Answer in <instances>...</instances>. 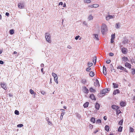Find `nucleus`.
I'll use <instances>...</instances> for the list:
<instances>
[{
    "instance_id": "nucleus-52",
    "label": "nucleus",
    "mask_w": 135,
    "mask_h": 135,
    "mask_svg": "<svg viewBox=\"0 0 135 135\" xmlns=\"http://www.w3.org/2000/svg\"><path fill=\"white\" fill-rule=\"evenodd\" d=\"M59 5H63V3L62 2H60L59 3Z\"/></svg>"
},
{
    "instance_id": "nucleus-6",
    "label": "nucleus",
    "mask_w": 135,
    "mask_h": 135,
    "mask_svg": "<svg viewBox=\"0 0 135 135\" xmlns=\"http://www.w3.org/2000/svg\"><path fill=\"white\" fill-rule=\"evenodd\" d=\"M1 87L5 90H6L7 89L6 87V85L4 82H2L1 83Z\"/></svg>"
},
{
    "instance_id": "nucleus-44",
    "label": "nucleus",
    "mask_w": 135,
    "mask_h": 135,
    "mask_svg": "<svg viewBox=\"0 0 135 135\" xmlns=\"http://www.w3.org/2000/svg\"><path fill=\"white\" fill-rule=\"evenodd\" d=\"M91 69V68L90 67H88L86 69V71H89Z\"/></svg>"
},
{
    "instance_id": "nucleus-53",
    "label": "nucleus",
    "mask_w": 135,
    "mask_h": 135,
    "mask_svg": "<svg viewBox=\"0 0 135 135\" xmlns=\"http://www.w3.org/2000/svg\"><path fill=\"white\" fill-rule=\"evenodd\" d=\"M111 69H112V68H111ZM111 71H114V72H115V70L114 69H111Z\"/></svg>"
},
{
    "instance_id": "nucleus-13",
    "label": "nucleus",
    "mask_w": 135,
    "mask_h": 135,
    "mask_svg": "<svg viewBox=\"0 0 135 135\" xmlns=\"http://www.w3.org/2000/svg\"><path fill=\"white\" fill-rule=\"evenodd\" d=\"M122 61H124V62L128 61V57H124L122 58Z\"/></svg>"
},
{
    "instance_id": "nucleus-57",
    "label": "nucleus",
    "mask_w": 135,
    "mask_h": 135,
    "mask_svg": "<svg viewBox=\"0 0 135 135\" xmlns=\"http://www.w3.org/2000/svg\"><path fill=\"white\" fill-rule=\"evenodd\" d=\"M98 129H97L95 131H94V133H97V132H98Z\"/></svg>"
},
{
    "instance_id": "nucleus-10",
    "label": "nucleus",
    "mask_w": 135,
    "mask_h": 135,
    "mask_svg": "<svg viewBox=\"0 0 135 135\" xmlns=\"http://www.w3.org/2000/svg\"><path fill=\"white\" fill-rule=\"evenodd\" d=\"M125 65L126 67H127L129 69L131 68V64L128 63L126 62L125 64Z\"/></svg>"
},
{
    "instance_id": "nucleus-1",
    "label": "nucleus",
    "mask_w": 135,
    "mask_h": 135,
    "mask_svg": "<svg viewBox=\"0 0 135 135\" xmlns=\"http://www.w3.org/2000/svg\"><path fill=\"white\" fill-rule=\"evenodd\" d=\"M108 30L107 25L105 24H103L101 27V31L102 33L104 34Z\"/></svg>"
},
{
    "instance_id": "nucleus-51",
    "label": "nucleus",
    "mask_w": 135,
    "mask_h": 135,
    "mask_svg": "<svg viewBox=\"0 0 135 135\" xmlns=\"http://www.w3.org/2000/svg\"><path fill=\"white\" fill-rule=\"evenodd\" d=\"M67 47L69 49H71V47L70 45H68Z\"/></svg>"
},
{
    "instance_id": "nucleus-8",
    "label": "nucleus",
    "mask_w": 135,
    "mask_h": 135,
    "mask_svg": "<svg viewBox=\"0 0 135 135\" xmlns=\"http://www.w3.org/2000/svg\"><path fill=\"white\" fill-rule=\"evenodd\" d=\"M113 18V16L111 15H109L106 16L105 17L106 20L107 21L109 20L110 19Z\"/></svg>"
},
{
    "instance_id": "nucleus-31",
    "label": "nucleus",
    "mask_w": 135,
    "mask_h": 135,
    "mask_svg": "<svg viewBox=\"0 0 135 135\" xmlns=\"http://www.w3.org/2000/svg\"><path fill=\"white\" fill-rule=\"evenodd\" d=\"M122 127L121 126L119 127L118 129V131L119 132H121L122 131Z\"/></svg>"
},
{
    "instance_id": "nucleus-61",
    "label": "nucleus",
    "mask_w": 135,
    "mask_h": 135,
    "mask_svg": "<svg viewBox=\"0 0 135 135\" xmlns=\"http://www.w3.org/2000/svg\"><path fill=\"white\" fill-rule=\"evenodd\" d=\"M94 86H97V85L98 84H97V83H95V82H94Z\"/></svg>"
},
{
    "instance_id": "nucleus-33",
    "label": "nucleus",
    "mask_w": 135,
    "mask_h": 135,
    "mask_svg": "<svg viewBox=\"0 0 135 135\" xmlns=\"http://www.w3.org/2000/svg\"><path fill=\"white\" fill-rule=\"evenodd\" d=\"M116 112L117 113V115L121 113V111L119 110H118V109L116 110Z\"/></svg>"
},
{
    "instance_id": "nucleus-43",
    "label": "nucleus",
    "mask_w": 135,
    "mask_h": 135,
    "mask_svg": "<svg viewBox=\"0 0 135 135\" xmlns=\"http://www.w3.org/2000/svg\"><path fill=\"white\" fill-rule=\"evenodd\" d=\"M134 130L133 129L132 127H130V131L131 132H133Z\"/></svg>"
},
{
    "instance_id": "nucleus-50",
    "label": "nucleus",
    "mask_w": 135,
    "mask_h": 135,
    "mask_svg": "<svg viewBox=\"0 0 135 135\" xmlns=\"http://www.w3.org/2000/svg\"><path fill=\"white\" fill-rule=\"evenodd\" d=\"M93 60H94V61H95V60H97V56H94L93 57Z\"/></svg>"
},
{
    "instance_id": "nucleus-29",
    "label": "nucleus",
    "mask_w": 135,
    "mask_h": 135,
    "mask_svg": "<svg viewBox=\"0 0 135 135\" xmlns=\"http://www.w3.org/2000/svg\"><path fill=\"white\" fill-rule=\"evenodd\" d=\"M117 68L118 69H120V70H123V69H124V68L122 67L121 66H118V67Z\"/></svg>"
},
{
    "instance_id": "nucleus-42",
    "label": "nucleus",
    "mask_w": 135,
    "mask_h": 135,
    "mask_svg": "<svg viewBox=\"0 0 135 135\" xmlns=\"http://www.w3.org/2000/svg\"><path fill=\"white\" fill-rule=\"evenodd\" d=\"M116 28H118L120 27L118 23H116L115 25Z\"/></svg>"
},
{
    "instance_id": "nucleus-37",
    "label": "nucleus",
    "mask_w": 135,
    "mask_h": 135,
    "mask_svg": "<svg viewBox=\"0 0 135 135\" xmlns=\"http://www.w3.org/2000/svg\"><path fill=\"white\" fill-rule=\"evenodd\" d=\"M132 73L133 75H134L135 74V69H132Z\"/></svg>"
},
{
    "instance_id": "nucleus-24",
    "label": "nucleus",
    "mask_w": 135,
    "mask_h": 135,
    "mask_svg": "<svg viewBox=\"0 0 135 135\" xmlns=\"http://www.w3.org/2000/svg\"><path fill=\"white\" fill-rule=\"evenodd\" d=\"M93 63L92 62H89L87 64V66L89 67H91L93 65Z\"/></svg>"
},
{
    "instance_id": "nucleus-59",
    "label": "nucleus",
    "mask_w": 135,
    "mask_h": 135,
    "mask_svg": "<svg viewBox=\"0 0 135 135\" xmlns=\"http://www.w3.org/2000/svg\"><path fill=\"white\" fill-rule=\"evenodd\" d=\"M41 71L42 72L43 74H44V72H43V68H42L41 69Z\"/></svg>"
},
{
    "instance_id": "nucleus-14",
    "label": "nucleus",
    "mask_w": 135,
    "mask_h": 135,
    "mask_svg": "<svg viewBox=\"0 0 135 135\" xmlns=\"http://www.w3.org/2000/svg\"><path fill=\"white\" fill-rule=\"evenodd\" d=\"M84 92L85 93H88L89 92V90L86 87H85L83 88Z\"/></svg>"
},
{
    "instance_id": "nucleus-36",
    "label": "nucleus",
    "mask_w": 135,
    "mask_h": 135,
    "mask_svg": "<svg viewBox=\"0 0 135 135\" xmlns=\"http://www.w3.org/2000/svg\"><path fill=\"white\" fill-rule=\"evenodd\" d=\"M115 38V34H112L111 35V39H114Z\"/></svg>"
},
{
    "instance_id": "nucleus-35",
    "label": "nucleus",
    "mask_w": 135,
    "mask_h": 135,
    "mask_svg": "<svg viewBox=\"0 0 135 135\" xmlns=\"http://www.w3.org/2000/svg\"><path fill=\"white\" fill-rule=\"evenodd\" d=\"M15 113L17 115H19V112L18 111L16 110L15 112Z\"/></svg>"
},
{
    "instance_id": "nucleus-3",
    "label": "nucleus",
    "mask_w": 135,
    "mask_h": 135,
    "mask_svg": "<svg viewBox=\"0 0 135 135\" xmlns=\"http://www.w3.org/2000/svg\"><path fill=\"white\" fill-rule=\"evenodd\" d=\"M52 75L54 77V79L55 82L57 83H58V82L57 80L58 77L56 74L54 73H52Z\"/></svg>"
},
{
    "instance_id": "nucleus-12",
    "label": "nucleus",
    "mask_w": 135,
    "mask_h": 135,
    "mask_svg": "<svg viewBox=\"0 0 135 135\" xmlns=\"http://www.w3.org/2000/svg\"><path fill=\"white\" fill-rule=\"evenodd\" d=\"M112 108L113 109L115 110H117L119 109V107L117 105H113L112 106Z\"/></svg>"
},
{
    "instance_id": "nucleus-18",
    "label": "nucleus",
    "mask_w": 135,
    "mask_h": 135,
    "mask_svg": "<svg viewBox=\"0 0 135 135\" xmlns=\"http://www.w3.org/2000/svg\"><path fill=\"white\" fill-rule=\"evenodd\" d=\"M90 91L92 93H94L96 91V90L92 88H90L89 89Z\"/></svg>"
},
{
    "instance_id": "nucleus-15",
    "label": "nucleus",
    "mask_w": 135,
    "mask_h": 135,
    "mask_svg": "<svg viewBox=\"0 0 135 135\" xmlns=\"http://www.w3.org/2000/svg\"><path fill=\"white\" fill-rule=\"evenodd\" d=\"M93 16L91 15H89L88 18V20H92L93 18Z\"/></svg>"
},
{
    "instance_id": "nucleus-20",
    "label": "nucleus",
    "mask_w": 135,
    "mask_h": 135,
    "mask_svg": "<svg viewBox=\"0 0 135 135\" xmlns=\"http://www.w3.org/2000/svg\"><path fill=\"white\" fill-rule=\"evenodd\" d=\"M90 97L92 100H94L95 99V96L93 94H91L90 96Z\"/></svg>"
},
{
    "instance_id": "nucleus-5",
    "label": "nucleus",
    "mask_w": 135,
    "mask_h": 135,
    "mask_svg": "<svg viewBox=\"0 0 135 135\" xmlns=\"http://www.w3.org/2000/svg\"><path fill=\"white\" fill-rule=\"evenodd\" d=\"M18 7L20 9L24 8H25L24 4L23 3H18Z\"/></svg>"
},
{
    "instance_id": "nucleus-60",
    "label": "nucleus",
    "mask_w": 135,
    "mask_h": 135,
    "mask_svg": "<svg viewBox=\"0 0 135 135\" xmlns=\"http://www.w3.org/2000/svg\"><path fill=\"white\" fill-rule=\"evenodd\" d=\"M9 14L8 13V12L6 13V16H9Z\"/></svg>"
},
{
    "instance_id": "nucleus-49",
    "label": "nucleus",
    "mask_w": 135,
    "mask_h": 135,
    "mask_svg": "<svg viewBox=\"0 0 135 135\" xmlns=\"http://www.w3.org/2000/svg\"><path fill=\"white\" fill-rule=\"evenodd\" d=\"M110 60H108L106 61V62L108 64H109L110 62Z\"/></svg>"
},
{
    "instance_id": "nucleus-7",
    "label": "nucleus",
    "mask_w": 135,
    "mask_h": 135,
    "mask_svg": "<svg viewBox=\"0 0 135 135\" xmlns=\"http://www.w3.org/2000/svg\"><path fill=\"white\" fill-rule=\"evenodd\" d=\"M61 110H63V111H62V113H61V116L60 117V119L61 120H62V119L63 117V115L65 113V110H64V109H61Z\"/></svg>"
},
{
    "instance_id": "nucleus-28",
    "label": "nucleus",
    "mask_w": 135,
    "mask_h": 135,
    "mask_svg": "<svg viewBox=\"0 0 135 135\" xmlns=\"http://www.w3.org/2000/svg\"><path fill=\"white\" fill-rule=\"evenodd\" d=\"M90 75L91 76H94V72L93 71H91L90 73Z\"/></svg>"
},
{
    "instance_id": "nucleus-40",
    "label": "nucleus",
    "mask_w": 135,
    "mask_h": 135,
    "mask_svg": "<svg viewBox=\"0 0 135 135\" xmlns=\"http://www.w3.org/2000/svg\"><path fill=\"white\" fill-rule=\"evenodd\" d=\"M101 120L100 119H98L96 121V123H101Z\"/></svg>"
},
{
    "instance_id": "nucleus-62",
    "label": "nucleus",
    "mask_w": 135,
    "mask_h": 135,
    "mask_svg": "<svg viewBox=\"0 0 135 135\" xmlns=\"http://www.w3.org/2000/svg\"><path fill=\"white\" fill-rule=\"evenodd\" d=\"M41 66L42 67H43L44 66V65L43 64H41Z\"/></svg>"
},
{
    "instance_id": "nucleus-25",
    "label": "nucleus",
    "mask_w": 135,
    "mask_h": 135,
    "mask_svg": "<svg viewBox=\"0 0 135 135\" xmlns=\"http://www.w3.org/2000/svg\"><path fill=\"white\" fill-rule=\"evenodd\" d=\"M90 121L91 122H93V123H94L95 122V118L93 117L92 118L90 119Z\"/></svg>"
},
{
    "instance_id": "nucleus-41",
    "label": "nucleus",
    "mask_w": 135,
    "mask_h": 135,
    "mask_svg": "<svg viewBox=\"0 0 135 135\" xmlns=\"http://www.w3.org/2000/svg\"><path fill=\"white\" fill-rule=\"evenodd\" d=\"M94 6V8H97L99 6V5L97 4H93Z\"/></svg>"
},
{
    "instance_id": "nucleus-38",
    "label": "nucleus",
    "mask_w": 135,
    "mask_h": 135,
    "mask_svg": "<svg viewBox=\"0 0 135 135\" xmlns=\"http://www.w3.org/2000/svg\"><path fill=\"white\" fill-rule=\"evenodd\" d=\"M123 123V120H121L119 122V124L120 125H122Z\"/></svg>"
},
{
    "instance_id": "nucleus-19",
    "label": "nucleus",
    "mask_w": 135,
    "mask_h": 135,
    "mask_svg": "<svg viewBox=\"0 0 135 135\" xmlns=\"http://www.w3.org/2000/svg\"><path fill=\"white\" fill-rule=\"evenodd\" d=\"M93 35L94 36V38L95 39L97 40H99L98 35L97 34H94Z\"/></svg>"
},
{
    "instance_id": "nucleus-55",
    "label": "nucleus",
    "mask_w": 135,
    "mask_h": 135,
    "mask_svg": "<svg viewBox=\"0 0 135 135\" xmlns=\"http://www.w3.org/2000/svg\"><path fill=\"white\" fill-rule=\"evenodd\" d=\"M93 62L94 65H95L96 63V60H95V61H94V60H93Z\"/></svg>"
},
{
    "instance_id": "nucleus-26",
    "label": "nucleus",
    "mask_w": 135,
    "mask_h": 135,
    "mask_svg": "<svg viewBox=\"0 0 135 135\" xmlns=\"http://www.w3.org/2000/svg\"><path fill=\"white\" fill-rule=\"evenodd\" d=\"M30 93L32 94L33 95H35V93L33 91L32 89H31L30 90Z\"/></svg>"
},
{
    "instance_id": "nucleus-56",
    "label": "nucleus",
    "mask_w": 135,
    "mask_h": 135,
    "mask_svg": "<svg viewBox=\"0 0 135 135\" xmlns=\"http://www.w3.org/2000/svg\"><path fill=\"white\" fill-rule=\"evenodd\" d=\"M83 24L85 25H87V24L86 22L84 21L83 22Z\"/></svg>"
},
{
    "instance_id": "nucleus-58",
    "label": "nucleus",
    "mask_w": 135,
    "mask_h": 135,
    "mask_svg": "<svg viewBox=\"0 0 135 135\" xmlns=\"http://www.w3.org/2000/svg\"><path fill=\"white\" fill-rule=\"evenodd\" d=\"M3 64V61L0 60V64Z\"/></svg>"
},
{
    "instance_id": "nucleus-63",
    "label": "nucleus",
    "mask_w": 135,
    "mask_h": 135,
    "mask_svg": "<svg viewBox=\"0 0 135 135\" xmlns=\"http://www.w3.org/2000/svg\"><path fill=\"white\" fill-rule=\"evenodd\" d=\"M110 42L111 43H113L114 42V39H111Z\"/></svg>"
},
{
    "instance_id": "nucleus-16",
    "label": "nucleus",
    "mask_w": 135,
    "mask_h": 135,
    "mask_svg": "<svg viewBox=\"0 0 135 135\" xmlns=\"http://www.w3.org/2000/svg\"><path fill=\"white\" fill-rule=\"evenodd\" d=\"M100 107V105L98 103H96L95 105V108L97 110H98L99 109Z\"/></svg>"
},
{
    "instance_id": "nucleus-47",
    "label": "nucleus",
    "mask_w": 135,
    "mask_h": 135,
    "mask_svg": "<svg viewBox=\"0 0 135 135\" xmlns=\"http://www.w3.org/2000/svg\"><path fill=\"white\" fill-rule=\"evenodd\" d=\"M89 127L90 129H92L93 128V125L91 124H90L89 125Z\"/></svg>"
},
{
    "instance_id": "nucleus-30",
    "label": "nucleus",
    "mask_w": 135,
    "mask_h": 135,
    "mask_svg": "<svg viewBox=\"0 0 135 135\" xmlns=\"http://www.w3.org/2000/svg\"><path fill=\"white\" fill-rule=\"evenodd\" d=\"M128 42V40L127 39H125L123 41V42L124 44H126Z\"/></svg>"
},
{
    "instance_id": "nucleus-4",
    "label": "nucleus",
    "mask_w": 135,
    "mask_h": 135,
    "mask_svg": "<svg viewBox=\"0 0 135 135\" xmlns=\"http://www.w3.org/2000/svg\"><path fill=\"white\" fill-rule=\"evenodd\" d=\"M109 91L107 89H105L103 90L101 92L100 94V95L101 96H103L106 93H107Z\"/></svg>"
},
{
    "instance_id": "nucleus-27",
    "label": "nucleus",
    "mask_w": 135,
    "mask_h": 135,
    "mask_svg": "<svg viewBox=\"0 0 135 135\" xmlns=\"http://www.w3.org/2000/svg\"><path fill=\"white\" fill-rule=\"evenodd\" d=\"M113 87L114 88H117L118 87V84L116 83H113Z\"/></svg>"
},
{
    "instance_id": "nucleus-45",
    "label": "nucleus",
    "mask_w": 135,
    "mask_h": 135,
    "mask_svg": "<svg viewBox=\"0 0 135 135\" xmlns=\"http://www.w3.org/2000/svg\"><path fill=\"white\" fill-rule=\"evenodd\" d=\"M95 83H97L98 85L99 84V83L98 80L97 79H96V80Z\"/></svg>"
},
{
    "instance_id": "nucleus-34",
    "label": "nucleus",
    "mask_w": 135,
    "mask_h": 135,
    "mask_svg": "<svg viewBox=\"0 0 135 135\" xmlns=\"http://www.w3.org/2000/svg\"><path fill=\"white\" fill-rule=\"evenodd\" d=\"M11 35H12L14 33V30H11L9 31Z\"/></svg>"
},
{
    "instance_id": "nucleus-54",
    "label": "nucleus",
    "mask_w": 135,
    "mask_h": 135,
    "mask_svg": "<svg viewBox=\"0 0 135 135\" xmlns=\"http://www.w3.org/2000/svg\"><path fill=\"white\" fill-rule=\"evenodd\" d=\"M41 93L43 95H44L45 94V92L43 91H41Z\"/></svg>"
},
{
    "instance_id": "nucleus-23",
    "label": "nucleus",
    "mask_w": 135,
    "mask_h": 135,
    "mask_svg": "<svg viewBox=\"0 0 135 135\" xmlns=\"http://www.w3.org/2000/svg\"><path fill=\"white\" fill-rule=\"evenodd\" d=\"M120 105L121 106L124 107L125 106L126 103L124 102H122L120 103Z\"/></svg>"
},
{
    "instance_id": "nucleus-64",
    "label": "nucleus",
    "mask_w": 135,
    "mask_h": 135,
    "mask_svg": "<svg viewBox=\"0 0 135 135\" xmlns=\"http://www.w3.org/2000/svg\"><path fill=\"white\" fill-rule=\"evenodd\" d=\"M103 118L105 120H107V117L106 116H104Z\"/></svg>"
},
{
    "instance_id": "nucleus-48",
    "label": "nucleus",
    "mask_w": 135,
    "mask_h": 135,
    "mask_svg": "<svg viewBox=\"0 0 135 135\" xmlns=\"http://www.w3.org/2000/svg\"><path fill=\"white\" fill-rule=\"evenodd\" d=\"M80 36H76L75 37V39L76 40H77L78 38L80 37Z\"/></svg>"
},
{
    "instance_id": "nucleus-21",
    "label": "nucleus",
    "mask_w": 135,
    "mask_h": 135,
    "mask_svg": "<svg viewBox=\"0 0 135 135\" xmlns=\"http://www.w3.org/2000/svg\"><path fill=\"white\" fill-rule=\"evenodd\" d=\"M105 129L107 132H108L109 131V126L107 125H106L105 127Z\"/></svg>"
},
{
    "instance_id": "nucleus-22",
    "label": "nucleus",
    "mask_w": 135,
    "mask_h": 135,
    "mask_svg": "<svg viewBox=\"0 0 135 135\" xmlns=\"http://www.w3.org/2000/svg\"><path fill=\"white\" fill-rule=\"evenodd\" d=\"M89 102H86L83 105V106L84 108H86L88 107V104H89Z\"/></svg>"
},
{
    "instance_id": "nucleus-9",
    "label": "nucleus",
    "mask_w": 135,
    "mask_h": 135,
    "mask_svg": "<svg viewBox=\"0 0 135 135\" xmlns=\"http://www.w3.org/2000/svg\"><path fill=\"white\" fill-rule=\"evenodd\" d=\"M122 51L124 54H126L127 53V49L125 48H123L122 49Z\"/></svg>"
},
{
    "instance_id": "nucleus-11",
    "label": "nucleus",
    "mask_w": 135,
    "mask_h": 135,
    "mask_svg": "<svg viewBox=\"0 0 135 135\" xmlns=\"http://www.w3.org/2000/svg\"><path fill=\"white\" fill-rule=\"evenodd\" d=\"M103 73L104 75H106V69L104 65L103 67Z\"/></svg>"
},
{
    "instance_id": "nucleus-39",
    "label": "nucleus",
    "mask_w": 135,
    "mask_h": 135,
    "mask_svg": "<svg viewBox=\"0 0 135 135\" xmlns=\"http://www.w3.org/2000/svg\"><path fill=\"white\" fill-rule=\"evenodd\" d=\"M23 126V125L22 124H20L17 125V127H21Z\"/></svg>"
},
{
    "instance_id": "nucleus-17",
    "label": "nucleus",
    "mask_w": 135,
    "mask_h": 135,
    "mask_svg": "<svg viewBox=\"0 0 135 135\" xmlns=\"http://www.w3.org/2000/svg\"><path fill=\"white\" fill-rule=\"evenodd\" d=\"M120 93V91L118 89H117V90H114L113 91V94L114 95H115L119 93Z\"/></svg>"
},
{
    "instance_id": "nucleus-32",
    "label": "nucleus",
    "mask_w": 135,
    "mask_h": 135,
    "mask_svg": "<svg viewBox=\"0 0 135 135\" xmlns=\"http://www.w3.org/2000/svg\"><path fill=\"white\" fill-rule=\"evenodd\" d=\"M84 2L88 3H90L91 2V1L90 0H84Z\"/></svg>"
},
{
    "instance_id": "nucleus-46",
    "label": "nucleus",
    "mask_w": 135,
    "mask_h": 135,
    "mask_svg": "<svg viewBox=\"0 0 135 135\" xmlns=\"http://www.w3.org/2000/svg\"><path fill=\"white\" fill-rule=\"evenodd\" d=\"M109 55L110 56H113L114 55V54L112 53H110Z\"/></svg>"
},
{
    "instance_id": "nucleus-2",
    "label": "nucleus",
    "mask_w": 135,
    "mask_h": 135,
    "mask_svg": "<svg viewBox=\"0 0 135 135\" xmlns=\"http://www.w3.org/2000/svg\"><path fill=\"white\" fill-rule=\"evenodd\" d=\"M45 38L46 40L49 43H50L51 41V36L50 34L48 33H46L45 35Z\"/></svg>"
}]
</instances>
